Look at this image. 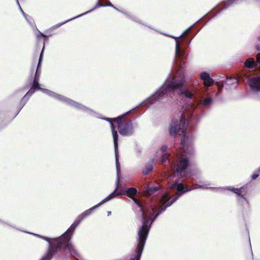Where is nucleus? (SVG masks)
Returning <instances> with one entry per match:
<instances>
[{"instance_id": "5", "label": "nucleus", "mask_w": 260, "mask_h": 260, "mask_svg": "<svg viewBox=\"0 0 260 260\" xmlns=\"http://www.w3.org/2000/svg\"><path fill=\"white\" fill-rule=\"evenodd\" d=\"M258 52L256 54V60L254 58H248L244 65L246 69L245 79L251 89L254 92H260V45L255 46Z\"/></svg>"}, {"instance_id": "20", "label": "nucleus", "mask_w": 260, "mask_h": 260, "mask_svg": "<svg viewBox=\"0 0 260 260\" xmlns=\"http://www.w3.org/2000/svg\"><path fill=\"white\" fill-rule=\"evenodd\" d=\"M200 78L203 81L206 87L211 86L214 83L213 79L211 77L209 73L204 71L200 74Z\"/></svg>"}, {"instance_id": "38", "label": "nucleus", "mask_w": 260, "mask_h": 260, "mask_svg": "<svg viewBox=\"0 0 260 260\" xmlns=\"http://www.w3.org/2000/svg\"><path fill=\"white\" fill-rule=\"evenodd\" d=\"M102 1H103V2L105 1L106 2V1H108V0H103ZM108 2H109V0L108 1Z\"/></svg>"}, {"instance_id": "9", "label": "nucleus", "mask_w": 260, "mask_h": 260, "mask_svg": "<svg viewBox=\"0 0 260 260\" xmlns=\"http://www.w3.org/2000/svg\"><path fill=\"white\" fill-rule=\"evenodd\" d=\"M145 100L142 101L139 105L133 108L129 111L126 112L119 116L114 117L115 123L117 124V128L119 134L122 137L132 136L134 133V127L133 121L131 119L127 118L128 113H131L139 107L140 105H144L149 107L154 103L149 101L147 103H143Z\"/></svg>"}, {"instance_id": "23", "label": "nucleus", "mask_w": 260, "mask_h": 260, "mask_svg": "<svg viewBox=\"0 0 260 260\" xmlns=\"http://www.w3.org/2000/svg\"><path fill=\"white\" fill-rule=\"evenodd\" d=\"M121 188L122 189V192H120L121 194H124L129 198L134 197L138 192L137 188L133 187L125 188L121 186Z\"/></svg>"}, {"instance_id": "8", "label": "nucleus", "mask_w": 260, "mask_h": 260, "mask_svg": "<svg viewBox=\"0 0 260 260\" xmlns=\"http://www.w3.org/2000/svg\"><path fill=\"white\" fill-rule=\"evenodd\" d=\"M23 232L38 238L43 239L48 243V248L44 254H47V257L56 256L60 258L65 255V232L59 236L49 238L30 232Z\"/></svg>"}, {"instance_id": "21", "label": "nucleus", "mask_w": 260, "mask_h": 260, "mask_svg": "<svg viewBox=\"0 0 260 260\" xmlns=\"http://www.w3.org/2000/svg\"><path fill=\"white\" fill-rule=\"evenodd\" d=\"M160 189L159 186L152 184H148L144 187V192L149 195L154 194Z\"/></svg>"}, {"instance_id": "4", "label": "nucleus", "mask_w": 260, "mask_h": 260, "mask_svg": "<svg viewBox=\"0 0 260 260\" xmlns=\"http://www.w3.org/2000/svg\"><path fill=\"white\" fill-rule=\"evenodd\" d=\"M66 105H69V106L77 110L82 111L90 116L102 119L110 123L114 143L116 169L117 170V174H118V172L120 171V164L119 162V155L118 152L119 135L118 134V132L116 130V126L113 124V122L115 123L114 117L109 118L103 116L101 114L95 111L89 107H87L81 103L73 101L67 98H66ZM118 178V177L117 178Z\"/></svg>"}, {"instance_id": "22", "label": "nucleus", "mask_w": 260, "mask_h": 260, "mask_svg": "<svg viewBox=\"0 0 260 260\" xmlns=\"http://www.w3.org/2000/svg\"><path fill=\"white\" fill-rule=\"evenodd\" d=\"M28 87L30 88V85H25L23 87H22L17 90H16L14 93H13V96L15 99H20L23 96V95L25 94L24 93L26 91V90L28 88Z\"/></svg>"}, {"instance_id": "31", "label": "nucleus", "mask_w": 260, "mask_h": 260, "mask_svg": "<svg viewBox=\"0 0 260 260\" xmlns=\"http://www.w3.org/2000/svg\"><path fill=\"white\" fill-rule=\"evenodd\" d=\"M0 222H2L4 223H5V224H7V225H9V226H11V227H12L13 228H14L15 229L16 228L12 224H11L9 222H6L5 221L2 220V219L0 218Z\"/></svg>"}, {"instance_id": "1", "label": "nucleus", "mask_w": 260, "mask_h": 260, "mask_svg": "<svg viewBox=\"0 0 260 260\" xmlns=\"http://www.w3.org/2000/svg\"><path fill=\"white\" fill-rule=\"evenodd\" d=\"M194 90V85L187 81L184 72L174 75L170 72L163 84L143 102L156 103L165 98L177 97L181 113L179 119L174 117L172 119L169 133L173 137L182 135L181 144L189 155L193 153L192 131L195 129L205 108L210 106L213 101L212 96L204 100L195 99Z\"/></svg>"}, {"instance_id": "11", "label": "nucleus", "mask_w": 260, "mask_h": 260, "mask_svg": "<svg viewBox=\"0 0 260 260\" xmlns=\"http://www.w3.org/2000/svg\"><path fill=\"white\" fill-rule=\"evenodd\" d=\"M120 173V170L118 172V178L117 180L118 174L117 171L116 170V187L115 189L114 190V191L112 192H111L110 194H109L106 198H105L104 199H103L100 202H99L98 204L92 206V207L85 210V211L83 212L82 213L79 214L76 219V220L74 221V222L70 225V229H69V232L70 231H71L72 232H73V231L74 230H76V229L78 226V225L84 219L87 218L91 214H92L96 209H97L99 207L103 205L104 203L108 201H110L115 197L121 194V193H120L119 192L116 191L117 188L119 187V179Z\"/></svg>"}, {"instance_id": "6", "label": "nucleus", "mask_w": 260, "mask_h": 260, "mask_svg": "<svg viewBox=\"0 0 260 260\" xmlns=\"http://www.w3.org/2000/svg\"><path fill=\"white\" fill-rule=\"evenodd\" d=\"M198 21H196L195 23L189 26L188 28L185 29L181 34L178 37H175L174 36L169 35L166 33H161L165 36L170 37L175 39V58L173 62L175 61V60H178L180 61V66L183 67L184 66V61L187 59V55L186 53L185 49L189 47L190 44L192 39L198 34V32L191 35L187 36H183L185 34L188 32L189 29L194 25L196 23H197Z\"/></svg>"}, {"instance_id": "39", "label": "nucleus", "mask_w": 260, "mask_h": 260, "mask_svg": "<svg viewBox=\"0 0 260 260\" xmlns=\"http://www.w3.org/2000/svg\"><path fill=\"white\" fill-rule=\"evenodd\" d=\"M251 254H252V255H253V253H252V251H251Z\"/></svg>"}, {"instance_id": "15", "label": "nucleus", "mask_w": 260, "mask_h": 260, "mask_svg": "<svg viewBox=\"0 0 260 260\" xmlns=\"http://www.w3.org/2000/svg\"><path fill=\"white\" fill-rule=\"evenodd\" d=\"M37 89L36 88H32V87H30L27 92L25 93L23 96L20 100L17 107L18 111L15 113V114L12 117L11 119H13L15 117H16V116L19 114L20 111L26 105V104L27 103L30 98L32 96V95L36 91H37Z\"/></svg>"}, {"instance_id": "28", "label": "nucleus", "mask_w": 260, "mask_h": 260, "mask_svg": "<svg viewBox=\"0 0 260 260\" xmlns=\"http://www.w3.org/2000/svg\"><path fill=\"white\" fill-rule=\"evenodd\" d=\"M260 175V166L258 167L251 175V179L252 180H256Z\"/></svg>"}, {"instance_id": "24", "label": "nucleus", "mask_w": 260, "mask_h": 260, "mask_svg": "<svg viewBox=\"0 0 260 260\" xmlns=\"http://www.w3.org/2000/svg\"><path fill=\"white\" fill-rule=\"evenodd\" d=\"M101 1H99L98 0V1L97 2L96 4H95L94 7H93L92 9H91V10H89V11H87L85 12H84L81 14H79L72 18H70V19H69L68 20H66V23L69 22V21H70L71 20H73V19H74L75 18H79V17H80L83 15H86L92 11H93L95 9H96V8H101V7H105V5H102L100 3Z\"/></svg>"}, {"instance_id": "30", "label": "nucleus", "mask_w": 260, "mask_h": 260, "mask_svg": "<svg viewBox=\"0 0 260 260\" xmlns=\"http://www.w3.org/2000/svg\"><path fill=\"white\" fill-rule=\"evenodd\" d=\"M105 7H112L114 9H115V10H116L117 11H120L119 9L116 8L111 2H109V4H106V5H105Z\"/></svg>"}, {"instance_id": "12", "label": "nucleus", "mask_w": 260, "mask_h": 260, "mask_svg": "<svg viewBox=\"0 0 260 260\" xmlns=\"http://www.w3.org/2000/svg\"><path fill=\"white\" fill-rule=\"evenodd\" d=\"M142 225L139 228L137 237V248L134 255L141 256L149 231L153 223L145 216L144 212L141 214Z\"/></svg>"}, {"instance_id": "33", "label": "nucleus", "mask_w": 260, "mask_h": 260, "mask_svg": "<svg viewBox=\"0 0 260 260\" xmlns=\"http://www.w3.org/2000/svg\"><path fill=\"white\" fill-rule=\"evenodd\" d=\"M141 256L133 255L130 260H140Z\"/></svg>"}, {"instance_id": "14", "label": "nucleus", "mask_w": 260, "mask_h": 260, "mask_svg": "<svg viewBox=\"0 0 260 260\" xmlns=\"http://www.w3.org/2000/svg\"><path fill=\"white\" fill-rule=\"evenodd\" d=\"M239 0H225L221 2L216 7L214 8L210 12L207 13L205 17H208L212 15L206 23L211 19L215 17L217 14H219L221 11L226 10L228 8L231 7L232 5L237 4Z\"/></svg>"}, {"instance_id": "26", "label": "nucleus", "mask_w": 260, "mask_h": 260, "mask_svg": "<svg viewBox=\"0 0 260 260\" xmlns=\"http://www.w3.org/2000/svg\"><path fill=\"white\" fill-rule=\"evenodd\" d=\"M131 198L132 199L134 203L137 206V207L139 208L141 214H142V212H144L145 207L148 203L146 204L144 207L142 204L138 200H137V199L134 197H132Z\"/></svg>"}, {"instance_id": "29", "label": "nucleus", "mask_w": 260, "mask_h": 260, "mask_svg": "<svg viewBox=\"0 0 260 260\" xmlns=\"http://www.w3.org/2000/svg\"><path fill=\"white\" fill-rule=\"evenodd\" d=\"M47 254H44L41 258L40 259V260H51L54 256H48L47 257Z\"/></svg>"}, {"instance_id": "37", "label": "nucleus", "mask_w": 260, "mask_h": 260, "mask_svg": "<svg viewBox=\"0 0 260 260\" xmlns=\"http://www.w3.org/2000/svg\"><path fill=\"white\" fill-rule=\"evenodd\" d=\"M257 41H260V36H258V37L257 38Z\"/></svg>"}, {"instance_id": "34", "label": "nucleus", "mask_w": 260, "mask_h": 260, "mask_svg": "<svg viewBox=\"0 0 260 260\" xmlns=\"http://www.w3.org/2000/svg\"><path fill=\"white\" fill-rule=\"evenodd\" d=\"M226 80L227 81H229V80H234L236 82H237V80L236 78H232V79H229V78H226Z\"/></svg>"}, {"instance_id": "10", "label": "nucleus", "mask_w": 260, "mask_h": 260, "mask_svg": "<svg viewBox=\"0 0 260 260\" xmlns=\"http://www.w3.org/2000/svg\"><path fill=\"white\" fill-rule=\"evenodd\" d=\"M120 173V170L118 172V178L117 180L118 174L117 171L116 170V187L115 189L114 190V191L112 192H111L110 194H109L106 198H105L104 199H103L100 202H99L98 204L92 206V207L85 210V211L83 212L82 213L79 214L76 219V220L74 221V222L70 225V229H69V232L70 231H71L72 232H73V231L74 230H76V229L78 226V225L84 219L87 218L91 214H92L96 209H97L99 207L103 205L104 203L108 201H110L115 197L121 194V193H120L119 192L116 191L117 188L119 187V179Z\"/></svg>"}, {"instance_id": "3", "label": "nucleus", "mask_w": 260, "mask_h": 260, "mask_svg": "<svg viewBox=\"0 0 260 260\" xmlns=\"http://www.w3.org/2000/svg\"><path fill=\"white\" fill-rule=\"evenodd\" d=\"M182 151L178 150L174 154L173 157L168 152V146L164 145L162 146L157 152L155 159H152L149 163L147 164L142 171L143 175H147L151 172L154 168V165H164L168 164V166L172 168V171L169 175V179L170 184L171 183V177L174 174L175 168L177 166H180L181 160L186 159L189 162V168L190 166V157L192 155H189L183 148L181 143H180Z\"/></svg>"}, {"instance_id": "25", "label": "nucleus", "mask_w": 260, "mask_h": 260, "mask_svg": "<svg viewBox=\"0 0 260 260\" xmlns=\"http://www.w3.org/2000/svg\"><path fill=\"white\" fill-rule=\"evenodd\" d=\"M119 12H120L122 14L125 15L127 16L128 18L131 19V20H133L134 21L137 22L138 23L141 24H144V23L143 22V21L138 17H137L135 15L132 14L130 12L127 11V10H120L118 11Z\"/></svg>"}, {"instance_id": "16", "label": "nucleus", "mask_w": 260, "mask_h": 260, "mask_svg": "<svg viewBox=\"0 0 260 260\" xmlns=\"http://www.w3.org/2000/svg\"><path fill=\"white\" fill-rule=\"evenodd\" d=\"M65 24V21H63L61 22H60L56 25H53L52 26L50 29L46 30L45 33L42 32L40 31H39V34L37 35V45H39V43H41L42 42V40L41 38V37H47L46 39H44L42 41V42L43 43V41L45 40V42L47 41L48 39V38L52 36V34H49L51 31L53 30H54L58 27H59L60 26L62 25L63 24Z\"/></svg>"}, {"instance_id": "35", "label": "nucleus", "mask_w": 260, "mask_h": 260, "mask_svg": "<svg viewBox=\"0 0 260 260\" xmlns=\"http://www.w3.org/2000/svg\"><path fill=\"white\" fill-rule=\"evenodd\" d=\"M15 1H16V4L18 5V6H20L19 1L18 0H15Z\"/></svg>"}, {"instance_id": "17", "label": "nucleus", "mask_w": 260, "mask_h": 260, "mask_svg": "<svg viewBox=\"0 0 260 260\" xmlns=\"http://www.w3.org/2000/svg\"><path fill=\"white\" fill-rule=\"evenodd\" d=\"M10 118L8 107L3 104H0V127L7 124L9 122L8 119Z\"/></svg>"}, {"instance_id": "32", "label": "nucleus", "mask_w": 260, "mask_h": 260, "mask_svg": "<svg viewBox=\"0 0 260 260\" xmlns=\"http://www.w3.org/2000/svg\"><path fill=\"white\" fill-rule=\"evenodd\" d=\"M143 22L144 23V24H143V25L146 26H147V27H149V28H151V29H152L153 30H155L156 31H157V32H158L159 33L161 32V31H159L158 30H155V28L154 27H152L151 25H147L146 23H144L143 21ZM161 33H162V32H161Z\"/></svg>"}, {"instance_id": "18", "label": "nucleus", "mask_w": 260, "mask_h": 260, "mask_svg": "<svg viewBox=\"0 0 260 260\" xmlns=\"http://www.w3.org/2000/svg\"><path fill=\"white\" fill-rule=\"evenodd\" d=\"M155 206L152 204H147L145 207L144 213H146L149 216V221L153 222L156 219L157 217L160 215V213L155 212Z\"/></svg>"}, {"instance_id": "7", "label": "nucleus", "mask_w": 260, "mask_h": 260, "mask_svg": "<svg viewBox=\"0 0 260 260\" xmlns=\"http://www.w3.org/2000/svg\"><path fill=\"white\" fill-rule=\"evenodd\" d=\"M198 21H196L195 23L189 26L188 28L185 29L181 34L178 37H175L174 36L169 35L166 33H161L165 36L170 37L175 39V58L173 62L175 61V60H178L180 61V66L183 67L184 66V61L187 59V55L186 53L185 49L189 47L190 44L192 39L198 34V32L191 35L187 36H183L185 34L188 32L189 29L194 25L196 23H197Z\"/></svg>"}, {"instance_id": "36", "label": "nucleus", "mask_w": 260, "mask_h": 260, "mask_svg": "<svg viewBox=\"0 0 260 260\" xmlns=\"http://www.w3.org/2000/svg\"><path fill=\"white\" fill-rule=\"evenodd\" d=\"M107 214H108V216H110L111 214V211H108L107 212Z\"/></svg>"}, {"instance_id": "13", "label": "nucleus", "mask_w": 260, "mask_h": 260, "mask_svg": "<svg viewBox=\"0 0 260 260\" xmlns=\"http://www.w3.org/2000/svg\"><path fill=\"white\" fill-rule=\"evenodd\" d=\"M45 40L43 41V46L40 54L35 75L34 77H32V75L31 74L28 78L30 87H32V88H36L37 89H38L37 87H39V86L41 85V84L39 83V79L41 72L42 63L43 60L44 52L45 48ZM34 70V68L32 67L31 69V74H32Z\"/></svg>"}, {"instance_id": "27", "label": "nucleus", "mask_w": 260, "mask_h": 260, "mask_svg": "<svg viewBox=\"0 0 260 260\" xmlns=\"http://www.w3.org/2000/svg\"><path fill=\"white\" fill-rule=\"evenodd\" d=\"M19 7V10L20 11L21 14H22V15L23 16V17L25 18V20L27 21V22L31 26H33L34 25V22L33 21H31L30 20H29L27 18V16L28 15L25 13V12L23 11V10H22V9L21 8L20 5L18 6Z\"/></svg>"}, {"instance_id": "19", "label": "nucleus", "mask_w": 260, "mask_h": 260, "mask_svg": "<svg viewBox=\"0 0 260 260\" xmlns=\"http://www.w3.org/2000/svg\"><path fill=\"white\" fill-rule=\"evenodd\" d=\"M41 85L39 86V87H38V89L37 90V91L41 90L44 93L48 95V96L54 98V99L62 102H65V96L58 94L54 91H52L51 90H50L46 88H43L41 87Z\"/></svg>"}, {"instance_id": "2", "label": "nucleus", "mask_w": 260, "mask_h": 260, "mask_svg": "<svg viewBox=\"0 0 260 260\" xmlns=\"http://www.w3.org/2000/svg\"><path fill=\"white\" fill-rule=\"evenodd\" d=\"M180 166H177L175 172L171 177L170 187L177 191L176 195L172 198L168 197L167 193L163 195L162 201V206L159 209L157 213L160 214L166 211L168 207H170L185 193L196 189H210L211 190L222 189L230 191L236 195L237 204L244 209L250 208V203L247 197L249 183L235 187L233 186H225L224 187H208L210 184H196L192 187H188V184H193L197 181L196 175L189 170V162L186 159L181 160Z\"/></svg>"}]
</instances>
